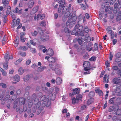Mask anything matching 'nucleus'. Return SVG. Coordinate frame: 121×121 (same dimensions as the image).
Masks as SVG:
<instances>
[{"label": "nucleus", "instance_id": "f257e3e1", "mask_svg": "<svg viewBox=\"0 0 121 121\" xmlns=\"http://www.w3.org/2000/svg\"><path fill=\"white\" fill-rule=\"evenodd\" d=\"M83 65L85 71H88L90 69L89 68L90 67V64L89 62L87 61H84L83 64Z\"/></svg>", "mask_w": 121, "mask_h": 121}, {"label": "nucleus", "instance_id": "f03ea898", "mask_svg": "<svg viewBox=\"0 0 121 121\" xmlns=\"http://www.w3.org/2000/svg\"><path fill=\"white\" fill-rule=\"evenodd\" d=\"M115 92L117 94V96H121V88L120 86H118V85H117Z\"/></svg>", "mask_w": 121, "mask_h": 121}, {"label": "nucleus", "instance_id": "7ed1b4c3", "mask_svg": "<svg viewBox=\"0 0 121 121\" xmlns=\"http://www.w3.org/2000/svg\"><path fill=\"white\" fill-rule=\"evenodd\" d=\"M113 10V8L110 7L109 6L106 7L105 12L108 13L110 14L112 13Z\"/></svg>", "mask_w": 121, "mask_h": 121}, {"label": "nucleus", "instance_id": "20e7f679", "mask_svg": "<svg viewBox=\"0 0 121 121\" xmlns=\"http://www.w3.org/2000/svg\"><path fill=\"white\" fill-rule=\"evenodd\" d=\"M49 37L48 35H43L40 37V39L41 40L45 41L48 40L49 39Z\"/></svg>", "mask_w": 121, "mask_h": 121}, {"label": "nucleus", "instance_id": "39448f33", "mask_svg": "<svg viewBox=\"0 0 121 121\" xmlns=\"http://www.w3.org/2000/svg\"><path fill=\"white\" fill-rule=\"evenodd\" d=\"M70 19H69V18H68V20L67 21L66 24L67 26H69V28H71L73 26V24L72 21H71Z\"/></svg>", "mask_w": 121, "mask_h": 121}, {"label": "nucleus", "instance_id": "423d86ee", "mask_svg": "<svg viewBox=\"0 0 121 121\" xmlns=\"http://www.w3.org/2000/svg\"><path fill=\"white\" fill-rule=\"evenodd\" d=\"M23 111L24 112H27L28 113L31 112V107L30 106H24Z\"/></svg>", "mask_w": 121, "mask_h": 121}, {"label": "nucleus", "instance_id": "0eeeda50", "mask_svg": "<svg viewBox=\"0 0 121 121\" xmlns=\"http://www.w3.org/2000/svg\"><path fill=\"white\" fill-rule=\"evenodd\" d=\"M58 3L59 4V6L61 8H63L66 4L65 0H61L58 2Z\"/></svg>", "mask_w": 121, "mask_h": 121}, {"label": "nucleus", "instance_id": "6e6552de", "mask_svg": "<svg viewBox=\"0 0 121 121\" xmlns=\"http://www.w3.org/2000/svg\"><path fill=\"white\" fill-rule=\"evenodd\" d=\"M47 55L50 56H52L53 55L54 52L53 50L52 49H49L46 52Z\"/></svg>", "mask_w": 121, "mask_h": 121}, {"label": "nucleus", "instance_id": "1a4fd4ad", "mask_svg": "<svg viewBox=\"0 0 121 121\" xmlns=\"http://www.w3.org/2000/svg\"><path fill=\"white\" fill-rule=\"evenodd\" d=\"M118 108V106H110L108 109V111L109 112H111L113 111L115 112L116 111V109Z\"/></svg>", "mask_w": 121, "mask_h": 121}, {"label": "nucleus", "instance_id": "9d476101", "mask_svg": "<svg viewBox=\"0 0 121 121\" xmlns=\"http://www.w3.org/2000/svg\"><path fill=\"white\" fill-rule=\"evenodd\" d=\"M121 82V79H119L117 78H115L112 80V82L114 84H118Z\"/></svg>", "mask_w": 121, "mask_h": 121}, {"label": "nucleus", "instance_id": "9b49d317", "mask_svg": "<svg viewBox=\"0 0 121 121\" xmlns=\"http://www.w3.org/2000/svg\"><path fill=\"white\" fill-rule=\"evenodd\" d=\"M2 0V3L3 4L4 7L7 6L8 5L10 0Z\"/></svg>", "mask_w": 121, "mask_h": 121}, {"label": "nucleus", "instance_id": "f8f14e48", "mask_svg": "<svg viewBox=\"0 0 121 121\" xmlns=\"http://www.w3.org/2000/svg\"><path fill=\"white\" fill-rule=\"evenodd\" d=\"M72 15H71V16L69 18V19H71V20H72V21L73 22V24H75L76 23L75 21H76L77 19V17L76 16L72 17Z\"/></svg>", "mask_w": 121, "mask_h": 121}, {"label": "nucleus", "instance_id": "ddd939ff", "mask_svg": "<svg viewBox=\"0 0 121 121\" xmlns=\"http://www.w3.org/2000/svg\"><path fill=\"white\" fill-rule=\"evenodd\" d=\"M95 91L96 93H98L99 95L100 96L103 95V93L102 91L99 88H96L95 90Z\"/></svg>", "mask_w": 121, "mask_h": 121}, {"label": "nucleus", "instance_id": "4468645a", "mask_svg": "<svg viewBox=\"0 0 121 121\" xmlns=\"http://www.w3.org/2000/svg\"><path fill=\"white\" fill-rule=\"evenodd\" d=\"M19 103L21 105H24L25 103V99L23 98L22 97L20 98Z\"/></svg>", "mask_w": 121, "mask_h": 121}, {"label": "nucleus", "instance_id": "2eb2a0df", "mask_svg": "<svg viewBox=\"0 0 121 121\" xmlns=\"http://www.w3.org/2000/svg\"><path fill=\"white\" fill-rule=\"evenodd\" d=\"M16 98V96L14 95L12 96V99H9L8 101V104H10L12 103V101H13Z\"/></svg>", "mask_w": 121, "mask_h": 121}, {"label": "nucleus", "instance_id": "dca6fc26", "mask_svg": "<svg viewBox=\"0 0 121 121\" xmlns=\"http://www.w3.org/2000/svg\"><path fill=\"white\" fill-rule=\"evenodd\" d=\"M25 35V34L24 33H22L21 35L20 39L21 41L22 42H25V39H26L24 38V36Z\"/></svg>", "mask_w": 121, "mask_h": 121}, {"label": "nucleus", "instance_id": "f3484780", "mask_svg": "<svg viewBox=\"0 0 121 121\" xmlns=\"http://www.w3.org/2000/svg\"><path fill=\"white\" fill-rule=\"evenodd\" d=\"M62 81V79L60 77H57L56 79V83L58 85H60Z\"/></svg>", "mask_w": 121, "mask_h": 121}, {"label": "nucleus", "instance_id": "a211bd4d", "mask_svg": "<svg viewBox=\"0 0 121 121\" xmlns=\"http://www.w3.org/2000/svg\"><path fill=\"white\" fill-rule=\"evenodd\" d=\"M34 4V1H30L28 3V8H31Z\"/></svg>", "mask_w": 121, "mask_h": 121}, {"label": "nucleus", "instance_id": "6ab92c4d", "mask_svg": "<svg viewBox=\"0 0 121 121\" xmlns=\"http://www.w3.org/2000/svg\"><path fill=\"white\" fill-rule=\"evenodd\" d=\"M22 9H19V7L17 6L15 9V11L16 13H19L21 14L22 13Z\"/></svg>", "mask_w": 121, "mask_h": 121}, {"label": "nucleus", "instance_id": "aec40b11", "mask_svg": "<svg viewBox=\"0 0 121 121\" xmlns=\"http://www.w3.org/2000/svg\"><path fill=\"white\" fill-rule=\"evenodd\" d=\"M63 7L62 11V14H63L66 11H68L69 10L68 9V6H64Z\"/></svg>", "mask_w": 121, "mask_h": 121}, {"label": "nucleus", "instance_id": "412c9836", "mask_svg": "<svg viewBox=\"0 0 121 121\" xmlns=\"http://www.w3.org/2000/svg\"><path fill=\"white\" fill-rule=\"evenodd\" d=\"M94 102V99L93 98H90L88 100L87 103V105H89L93 103Z\"/></svg>", "mask_w": 121, "mask_h": 121}, {"label": "nucleus", "instance_id": "4be33fe9", "mask_svg": "<svg viewBox=\"0 0 121 121\" xmlns=\"http://www.w3.org/2000/svg\"><path fill=\"white\" fill-rule=\"evenodd\" d=\"M56 93L54 92L52 94L50 98V100H54L56 98Z\"/></svg>", "mask_w": 121, "mask_h": 121}, {"label": "nucleus", "instance_id": "5701e85b", "mask_svg": "<svg viewBox=\"0 0 121 121\" xmlns=\"http://www.w3.org/2000/svg\"><path fill=\"white\" fill-rule=\"evenodd\" d=\"M43 106H38L37 112V114L39 115V114L42 110L43 109Z\"/></svg>", "mask_w": 121, "mask_h": 121}, {"label": "nucleus", "instance_id": "b1692460", "mask_svg": "<svg viewBox=\"0 0 121 121\" xmlns=\"http://www.w3.org/2000/svg\"><path fill=\"white\" fill-rule=\"evenodd\" d=\"M85 40V39H83L82 37L81 38H79L77 39V41L78 43L81 45L82 43V42L84 41Z\"/></svg>", "mask_w": 121, "mask_h": 121}, {"label": "nucleus", "instance_id": "393cba45", "mask_svg": "<svg viewBox=\"0 0 121 121\" xmlns=\"http://www.w3.org/2000/svg\"><path fill=\"white\" fill-rule=\"evenodd\" d=\"M115 97H113L111 98L109 101V103L111 104H113L114 103L115 99H116Z\"/></svg>", "mask_w": 121, "mask_h": 121}, {"label": "nucleus", "instance_id": "a878e982", "mask_svg": "<svg viewBox=\"0 0 121 121\" xmlns=\"http://www.w3.org/2000/svg\"><path fill=\"white\" fill-rule=\"evenodd\" d=\"M80 89L79 88H76L73 90V92L74 94L75 95L76 94H79V93Z\"/></svg>", "mask_w": 121, "mask_h": 121}, {"label": "nucleus", "instance_id": "bb28decb", "mask_svg": "<svg viewBox=\"0 0 121 121\" xmlns=\"http://www.w3.org/2000/svg\"><path fill=\"white\" fill-rule=\"evenodd\" d=\"M55 71L57 74L60 75L61 74V72L60 70L57 68H56L55 69Z\"/></svg>", "mask_w": 121, "mask_h": 121}, {"label": "nucleus", "instance_id": "cd10ccee", "mask_svg": "<svg viewBox=\"0 0 121 121\" xmlns=\"http://www.w3.org/2000/svg\"><path fill=\"white\" fill-rule=\"evenodd\" d=\"M95 95V93L93 91H90L89 94V96L90 98H92Z\"/></svg>", "mask_w": 121, "mask_h": 121}, {"label": "nucleus", "instance_id": "c85d7f7f", "mask_svg": "<svg viewBox=\"0 0 121 121\" xmlns=\"http://www.w3.org/2000/svg\"><path fill=\"white\" fill-rule=\"evenodd\" d=\"M107 74H105L103 77V82H104L106 83H108V82L109 81H108V78L107 80L106 81V80L107 79Z\"/></svg>", "mask_w": 121, "mask_h": 121}, {"label": "nucleus", "instance_id": "c756f323", "mask_svg": "<svg viewBox=\"0 0 121 121\" xmlns=\"http://www.w3.org/2000/svg\"><path fill=\"white\" fill-rule=\"evenodd\" d=\"M39 9V7L37 6L35 7L32 10L31 12H33V14L35 13Z\"/></svg>", "mask_w": 121, "mask_h": 121}, {"label": "nucleus", "instance_id": "7c9ffc66", "mask_svg": "<svg viewBox=\"0 0 121 121\" xmlns=\"http://www.w3.org/2000/svg\"><path fill=\"white\" fill-rule=\"evenodd\" d=\"M94 49L93 50V51L94 52L96 51L98 49V44L95 43L94 44Z\"/></svg>", "mask_w": 121, "mask_h": 121}, {"label": "nucleus", "instance_id": "2f4dec72", "mask_svg": "<svg viewBox=\"0 0 121 121\" xmlns=\"http://www.w3.org/2000/svg\"><path fill=\"white\" fill-rule=\"evenodd\" d=\"M72 13H70V12L68 11H67L66 12H65V17L68 18L69 17V18L71 16V14Z\"/></svg>", "mask_w": 121, "mask_h": 121}, {"label": "nucleus", "instance_id": "473e14b6", "mask_svg": "<svg viewBox=\"0 0 121 121\" xmlns=\"http://www.w3.org/2000/svg\"><path fill=\"white\" fill-rule=\"evenodd\" d=\"M20 77L19 75H16L14 77V80L18 82L20 81Z\"/></svg>", "mask_w": 121, "mask_h": 121}, {"label": "nucleus", "instance_id": "72a5a7b5", "mask_svg": "<svg viewBox=\"0 0 121 121\" xmlns=\"http://www.w3.org/2000/svg\"><path fill=\"white\" fill-rule=\"evenodd\" d=\"M18 49L19 50H23L25 51L27 50L28 49V48L26 46H24L23 47H20Z\"/></svg>", "mask_w": 121, "mask_h": 121}, {"label": "nucleus", "instance_id": "f704fd0d", "mask_svg": "<svg viewBox=\"0 0 121 121\" xmlns=\"http://www.w3.org/2000/svg\"><path fill=\"white\" fill-rule=\"evenodd\" d=\"M44 67L43 66H42L37 68V70L38 72H41L44 69Z\"/></svg>", "mask_w": 121, "mask_h": 121}, {"label": "nucleus", "instance_id": "c9c22d12", "mask_svg": "<svg viewBox=\"0 0 121 121\" xmlns=\"http://www.w3.org/2000/svg\"><path fill=\"white\" fill-rule=\"evenodd\" d=\"M72 35H78L79 34V33L77 31V30H74L71 33Z\"/></svg>", "mask_w": 121, "mask_h": 121}, {"label": "nucleus", "instance_id": "e433bc0d", "mask_svg": "<svg viewBox=\"0 0 121 121\" xmlns=\"http://www.w3.org/2000/svg\"><path fill=\"white\" fill-rule=\"evenodd\" d=\"M30 78V75H27L24 77L23 78V80L24 81L26 82Z\"/></svg>", "mask_w": 121, "mask_h": 121}, {"label": "nucleus", "instance_id": "4c0bfd02", "mask_svg": "<svg viewBox=\"0 0 121 121\" xmlns=\"http://www.w3.org/2000/svg\"><path fill=\"white\" fill-rule=\"evenodd\" d=\"M8 63L7 61L5 62L3 64V67L4 69L5 70H7L8 69Z\"/></svg>", "mask_w": 121, "mask_h": 121}, {"label": "nucleus", "instance_id": "58836bf2", "mask_svg": "<svg viewBox=\"0 0 121 121\" xmlns=\"http://www.w3.org/2000/svg\"><path fill=\"white\" fill-rule=\"evenodd\" d=\"M18 71L19 74L20 75L22 74L24 72V70L23 69L22 67H21L19 68Z\"/></svg>", "mask_w": 121, "mask_h": 121}, {"label": "nucleus", "instance_id": "ea45409f", "mask_svg": "<svg viewBox=\"0 0 121 121\" xmlns=\"http://www.w3.org/2000/svg\"><path fill=\"white\" fill-rule=\"evenodd\" d=\"M48 61L54 63L55 62V60L54 58L52 56H50L49 57V60Z\"/></svg>", "mask_w": 121, "mask_h": 121}, {"label": "nucleus", "instance_id": "a19ab883", "mask_svg": "<svg viewBox=\"0 0 121 121\" xmlns=\"http://www.w3.org/2000/svg\"><path fill=\"white\" fill-rule=\"evenodd\" d=\"M79 102L78 101L76 98H73L72 99V103L73 104H74L75 103H78Z\"/></svg>", "mask_w": 121, "mask_h": 121}, {"label": "nucleus", "instance_id": "79ce46f5", "mask_svg": "<svg viewBox=\"0 0 121 121\" xmlns=\"http://www.w3.org/2000/svg\"><path fill=\"white\" fill-rule=\"evenodd\" d=\"M9 55L6 53L4 55V58L6 61H8L9 59Z\"/></svg>", "mask_w": 121, "mask_h": 121}, {"label": "nucleus", "instance_id": "37998d69", "mask_svg": "<svg viewBox=\"0 0 121 121\" xmlns=\"http://www.w3.org/2000/svg\"><path fill=\"white\" fill-rule=\"evenodd\" d=\"M89 30V29L88 27L87 26H85L84 27V29L83 30L86 33H88L89 32V30Z\"/></svg>", "mask_w": 121, "mask_h": 121}, {"label": "nucleus", "instance_id": "c03bdc74", "mask_svg": "<svg viewBox=\"0 0 121 121\" xmlns=\"http://www.w3.org/2000/svg\"><path fill=\"white\" fill-rule=\"evenodd\" d=\"M116 111L115 112L116 114L117 115H121V109H116Z\"/></svg>", "mask_w": 121, "mask_h": 121}, {"label": "nucleus", "instance_id": "a18cd8bd", "mask_svg": "<svg viewBox=\"0 0 121 121\" xmlns=\"http://www.w3.org/2000/svg\"><path fill=\"white\" fill-rule=\"evenodd\" d=\"M82 96L81 94L78 95H77L76 98L79 101V100H81L82 99Z\"/></svg>", "mask_w": 121, "mask_h": 121}, {"label": "nucleus", "instance_id": "49530a36", "mask_svg": "<svg viewBox=\"0 0 121 121\" xmlns=\"http://www.w3.org/2000/svg\"><path fill=\"white\" fill-rule=\"evenodd\" d=\"M22 58H20L18 59L15 62V65H17L19 64L21 62V61H22Z\"/></svg>", "mask_w": 121, "mask_h": 121}, {"label": "nucleus", "instance_id": "de8ad7c7", "mask_svg": "<svg viewBox=\"0 0 121 121\" xmlns=\"http://www.w3.org/2000/svg\"><path fill=\"white\" fill-rule=\"evenodd\" d=\"M121 60V57H117L116 58L115 61L116 62L118 63L120 62Z\"/></svg>", "mask_w": 121, "mask_h": 121}, {"label": "nucleus", "instance_id": "09e8293b", "mask_svg": "<svg viewBox=\"0 0 121 121\" xmlns=\"http://www.w3.org/2000/svg\"><path fill=\"white\" fill-rule=\"evenodd\" d=\"M96 60V57L94 56H92L89 59V60L91 61H95Z\"/></svg>", "mask_w": 121, "mask_h": 121}, {"label": "nucleus", "instance_id": "8fccbe9b", "mask_svg": "<svg viewBox=\"0 0 121 121\" xmlns=\"http://www.w3.org/2000/svg\"><path fill=\"white\" fill-rule=\"evenodd\" d=\"M38 34V32L37 31L35 30L33 32H31V34L33 36H36Z\"/></svg>", "mask_w": 121, "mask_h": 121}, {"label": "nucleus", "instance_id": "3c124183", "mask_svg": "<svg viewBox=\"0 0 121 121\" xmlns=\"http://www.w3.org/2000/svg\"><path fill=\"white\" fill-rule=\"evenodd\" d=\"M39 99L37 98H36L34 100V104L36 105L37 104L39 101Z\"/></svg>", "mask_w": 121, "mask_h": 121}, {"label": "nucleus", "instance_id": "603ef678", "mask_svg": "<svg viewBox=\"0 0 121 121\" xmlns=\"http://www.w3.org/2000/svg\"><path fill=\"white\" fill-rule=\"evenodd\" d=\"M19 53L21 56H26V54L25 52L22 53L21 51H19Z\"/></svg>", "mask_w": 121, "mask_h": 121}, {"label": "nucleus", "instance_id": "864d4df0", "mask_svg": "<svg viewBox=\"0 0 121 121\" xmlns=\"http://www.w3.org/2000/svg\"><path fill=\"white\" fill-rule=\"evenodd\" d=\"M83 28V26H79L78 28L77 31L78 33L80 32L82 30Z\"/></svg>", "mask_w": 121, "mask_h": 121}, {"label": "nucleus", "instance_id": "5fc2aeb1", "mask_svg": "<svg viewBox=\"0 0 121 121\" xmlns=\"http://www.w3.org/2000/svg\"><path fill=\"white\" fill-rule=\"evenodd\" d=\"M20 20L18 18L16 20L15 23V26L18 25L20 22Z\"/></svg>", "mask_w": 121, "mask_h": 121}, {"label": "nucleus", "instance_id": "6e6d98bb", "mask_svg": "<svg viewBox=\"0 0 121 121\" xmlns=\"http://www.w3.org/2000/svg\"><path fill=\"white\" fill-rule=\"evenodd\" d=\"M38 106H34L33 108V113H35L36 111V110H37Z\"/></svg>", "mask_w": 121, "mask_h": 121}, {"label": "nucleus", "instance_id": "4d7b16f0", "mask_svg": "<svg viewBox=\"0 0 121 121\" xmlns=\"http://www.w3.org/2000/svg\"><path fill=\"white\" fill-rule=\"evenodd\" d=\"M10 9L11 7H9L7 9L6 14L7 15H9L10 14Z\"/></svg>", "mask_w": 121, "mask_h": 121}, {"label": "nucleus", "instance_id": "13d9d810", "mask_svg": "<svg viewBox=\"0 0 121 121\" xmlns=\"http://www.w3.org/2000/svg\"><path fill=\"white\" fill-rule=\"evenodd\" d=\"M37 30L40 33H41L43 32V30H42L41 28L39 27H38L37 28Z\"/></svg>", "mask_w": 121, "mask_h": 121}, {"label": "nucleus", "instance_id": "bf43d9fd", "mask_svg": "<svg viewBox=\"0 0 121 121\" xmlns=\"http://www.w3.org/2000/svg\"><path fill=\"white\" fill-rule=\"evenodd\" d=\"M83 58L85 59H87L89 57V55L88 53L85 54L83 56Z\"/></svg>", "mask_w": 121, "mask_h": 121}, {"label": "nucleus", "instance_id": "052dcab7", "mask_svg": "<svg viewBox=\"0 0 121 121\" xmlns=\"http://www.w3.org/2000/svg\"><path fill=\"white\" fill-rule=\"evenodd\" d=\"M84 39H85V40L86 42H89L91 40V38L90 37H88L86 38H85Z\"/></svg>", "mask_w": 121, "mask_h": 121}, {"label": "nucleus", "instance_id": "680f3d73", "mask_svg": "<svg viewBox=\"0 0 121 121\" xmlns=\"http://www.w3.org/2000/svg\"><path fill=\"white\" fill-rule=\"evenodd\" d=\"M0 86H1L2 87L4 88H5L7 87L6 85L4 83H0Z\"/></svg>", "mask_w": 121, "mask_h": 121}, {"label": "nucleus", "instance_id": "e2e57ef3", "mask_svg": "<svg viewBox=\"0 0 121 121\" xmlns=\"http://www.w3.org/2000/svg\"><path fill=\"white\" fill-rule=\"evenodd\" d=\"M79 33V35H80L81 36H83L85 33V32H84V31H81Z\"/></svg>", "mask_w": 121, "mask_h": 121}, {"label": "nucleus", "instance_id": "0e129e2a", "mask_svg": "<svg viewBox=\"0 0 121 121\" xmlns=\"http://www.w3.org/2000/svg\"><path fill=\"white\" fill-rule=\"evenodd\" d=\"M14 14L13 13L12 14H11V16L12 17L13 19V20H15L16 17V14L14 13Z\"/></svg>", "mask_w": 121, "mask_h": 121}, {"label": "nucleus", "instance_id": "69168bd1", "mask_svg": "<svg viewBox=\"0 0 121 121\" xmlns=\"http://www.w3.org/2000/svg\"><path fill=\"white\" fill-rule=\"evenodd\" d=\"M31 62V59H30L27 60L26 62V65H29Z\"/></svg>", "mask_w": 121, "mask_h": 121}, {"label": "nucleus", "instance_id": "338daca9", "mask_svg": "<svg viewBox=\"0 0 121 121\" xmlns=\"http://www.w3.org/2000/svg\"><path fill=\"white\" fill-rule=\"evenodd\" d=\"M116 20L117 21H119L121 20V16L119 15L117 17Z\"/></svg>", "mask_w": 121, "mask_h": 121}, {"label": "nucleus", "instance_id": "774afa93", "mask_svg": "<svg viewBox=\"0 0 121 121\" xmlns=\"http://www.w3.org/2000/svg\"><path fill=\"white\" fill-rule=\"evenodd\" d=\"M46 99V96L45 95L42 96L41 98V100L42 101H43L45 100Z\"/></svg>", "mask_w": 121, "mask_h": 121}]
</instances>
